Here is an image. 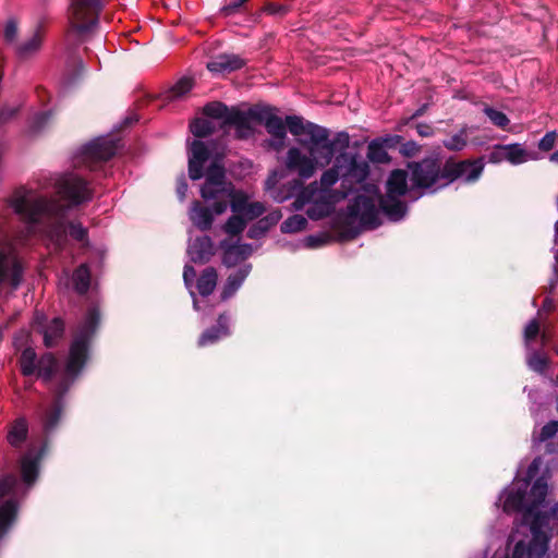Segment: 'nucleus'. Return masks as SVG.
I'll use <instances>...</instances> for the list:
<instances>
[{
  "label": "nucleus",
  "mask_w": 558,
  "mask_h": 558,
  "mask_svg": "<svg viewBox=\"0 0 558 558\" xmlns=\"http://www.w3.org/2000/svg\"><path fill=\"white\" fill-rule=\"evenodd\" d=\"M287 123L298 146L288 149L284 166L299 179L277 190L280 174L274 171L265 182L270 196L282 203L295 194L293 209L302 210L310 205L307 216L318 220L329 216L350 194L356 193L348 206V215L354 222L374 229L378 222L375 204L378 185L369 179L368 161L347 151L349 134L338 132L332 135L329 129L299 116H287Z\"/></svg>",
  "instance_id": "nucleus-1"
},
{
  "label": "nucleus",
  "mask_w": 558,
  "mask_h": 558,
  "mask_svg": "<svg viewBox=\"0 0 558 558\" xmlns=\"http://www.w3.org/2000/svg\"><path fill=\"white\" fill-rule=\"evenodd\" d=\"M223 154L225 147L214 143L206 145L195 140L189 146V177L193 181L204 175V165L213 157L206 172V181L201 189V195L209 206H203L196 201L192 203L189 211L191 221L202 231L210 229L215 216L223 214L229 204L235 215H242L251 203L245 193L233 190L231 184L226 182L223 166L219 162Z\"/></svg>",
  "instance_id": "nucleus-2"
},
{
  "label": "nucleus",
  "mask_w": 558,
  "mask_h": 558,
  "mask_svg": "<svg viewBox=\"0 0 558 558\" xmlns=\"http://www.w3.org/2000/svg\"><path fill=\"white\" fill-rule=\"evenodd\" d=\"M99 323V312L96 307L90 308L80 324L74 339L71 343L70 355L62 372L58 371V363L52 354L47 353L36 363V353L32 348L23 350L20 365L25 376L33 375L38 371V376L44 380L51 379L57 375L58 385L54 390V400L43 410L41 421L45 433H50L58 424L62 411V396L74 383L87 360L88 343Z\"/></svg>",
  "instance_id": "nucleus-3"
},
{
  "label": "nucleus",
  "mask_w": 558,
  "mask_h": 558,
  "mask_svg": "<svg viewBox=\"0 0 558 558\" xmlns=\"http://www.w3.org/2000/svg\"><path fill=\"white\" fill-rule=\"evenodd\" d=\"M409 170L410 178L407 170L391 171L386 182V194L381 196L378 192L375 201L378 222L374 228L380 223L381 211L392 221H399L405 216L407 205L402 196L416 199L422 195L417 190L435 193L448 185V160L427 157L420 162L409 163Z\"/></svg>",
  "instance_id": "nucleus-4"
},
{
  "label": "nucleus",
  "mask_w": 558,
  "mask_h": 558,
  "mask_svg": "<svg viewBox=\"0 0 558 558\" xmlns=\"http://www.w3.org/2000/svg\"><path fill=\"white\" fill-rule=\"evenodd\" d=\"M8 204L26 225V235L40 233L56 248L64 245L68 232L77 241L86 238L87 230L81 223H65V207L32 189H16Z\"/></svg>",
  "instance_id": "nucleus-5"
},
{
  "label": "nucleus",
  "mask_w": 558,
  "mask_h": 558,
  "mask_svg": "<svg viewBox=\"0 0 558 558\" xmlns=\"http://www.w3.org/2000/svg\"><path fill=\"white\" fill-rule=\"evenodd\" d=\"M542 459L533 460L527 470V478H517L499 496L498 504H502V510L506 513L520 512L522 514V525H526V508L535 505L536 511L547 517V525L550 519L558 520V501L547 511L545 510V499L548 493L547 480L537 478L530 488V481L536 475Z\"/></svg>",
  "instance_id": "nucleus-6"
},
{
  "label": "nucleus",
  "mask_w": 558,
  "mask_h": 558,
  "mask_svg": "<svg viewBox=\"0 0 558 558\" xmlns=\"http://www.w3.org/2000/svg\"><path fill=\"white\" fill-rule=\"evenodd\" d=\"M24 495L25 492L15 475L0 477V539L13 524L20 500Z\"/></svg>",
  "instance_id": "nucleus-7"
},
{
  "label": "nucleus",
  "mask_w": 558,
  "mask_h": 558,
  "mask_svg": "<svg viewBox=\"0 0 558 558\" xmlns=\"http://www.w3.org/2000/svg\"><path fill=\"white\" fill-rule=\"evenodd\" d=\"M119 141L112 136L97 137L84 145L74 159L75 167H87L95 170L98 162L106 161L116 155Z\"/></svg>",
  "instance_id": "nucleus-8"
},
{
  "label": "nucleus",
  "mask_w": 558,
  "mask_h": 558,
  "mask_svg": "<svg viewBox=\"0 0 558 558\" xmlns=\"http://www.w3.org/2000/svg\"><path fill=\"white\" fill-rule=\"evenodd\" d=\"M101 8V0H73L70 9L72 31L78 35L90 32L97 25Z\"/></svg>",
  "instance_id": "nucleus-9"
},
{
  "label": "nucleus",
  "mask_w": 558,
  "mask_h": 558,
  "mask_svg": "<svg viewBox=\"0 0 558 558\" xmlns=\"http://www.w3.org/2000/svg\"><path fill=\"white\" fill-rule=\"evenodd\" d=\"M275 108L269 106H255L250 108V114L254 121L263 123L266 131L271 136L270 145L279 150L284 145L287 129L289 130L287 119L283 121L275 113Z\"/></svg>",
  "instance_id": "nucleus-10"
},
{
  "label": "nucleus",
  "mask_w": 558,
  "mask_h": 558,
  "mask_svg": "<svg viewBox=\"0 0 558 558\" xmlns=\"http://www.w3.org/2000/svg\"><path fill=\"white\" fill-rule=\"evenodd\" d=\"M58 194L71 206H76L92 199L93 192L86 180L76 173H66L56 183Z\"/></svg>",
  "instance_id": "nucleus-11"
},
{
  "label": "nucleus",
  "mask_w": 558,
  "mask_h": 558,
  "mask_svg": "<svg viewBox=\"0 0 558 558\" xmlns=\"http://www.w3.org/2000/svg\"><path fill=\"white\" fill-rule=\"evenodd\" d=\"M484 165L481 160L448 161V185L454 180L474 182L481 177Z\"/></svg>",
  "instance_id": "nucleus-12"
},
{
  "label": "nucleus",
  "mask_w": 558,
  "mask_h": 558,
  "mask_svg": "<svg viewBox=\"0 0 558 558\" xmlns=\"http://www.w3.org/2000/svg\"><path fill=\"white\" fill-rule=\"evenodd\" d=\"M245 65V61L234 53H222L214 57L208 63L207 69L214 74H226L240 70Z\"/></svg>",
  "instance_id": "nucleus-13"
},
{
  "label": "nucleus",
  "mask_w": 558,
  "mask_h": 558,
  "mask_svg": "<svg viewBox=\"0 0 558 558\" xmlns=\"http://www.w3.org/2000/svg\"><path fill=\"white\" fill-rule=\"evenodd\" d=\"M253 120L250 109L247 111L234 109L228 117L227 128L233 126L238 138H248L254 134Z\"/></svg>",
  "instance_id": "nucleus-14"
},
{
  "label": "nucleus",
  "mask_w": 558,
  "mask_h": 558,
  "mask_svg": "<svg viewBox=\"0 0 558 558\" xmlns=\"http://www.w3.org/2000/svg\"><path fill=\"white\" fill-rule=\"evenodd\" d=\"M44 315H36L35 324L39 331L44 335V342L46 347H52L57 340L62 337L64 324L60 318H53L48 325L44 324Z\"/></svg>",
  "instance_id": "nucleus-15"
},
{
  "label": "nucleus",
  "mask_w": 558,
  "mask_h": 558,
  "mask_svg": "<svg viewBox=\"0 0 558 558\" xmlns=\"http://www.w3.org/2000/svg\"><path fill=\"white\" fill-rule=\"evenodd\" d=\"M214 243L208 236L193 240L187 247V254L193 263H206L214 255Z\"/></svg>",
  "instance_id": "nucleus-16"
},
{
  "label": "nucleus",
  "mask_w": 558,
  "mask_h": 558,
  "mask_svg": "<svg viewBox=\"0 0 558 558\" xmlns=\"http://www.w3.org/2000/svg\"><path fill=\"white\" fill-rule=\"evenodd\" d=\"M221 248L223 250V264L228 267L246 259L253 252L250 244H231L227 240L221 242Z\"/></svg>",
  "instance_id": "nucleus-17"
},
{
  "label": "nucleus",
  "mask_w": 558,
  "mask_h": 558,
  "mask_svg": "<svg viewBox=\"0 0 558 558\" xmlns=\"http://www.w3.org/2000/svg\"><path fill=\"white\" fill-rule=\"evenodd\" d=\"M44 34L40 27H37L33 34L24 38L19 45H15V52L21 59L34 57L41 48Z\"/></svg>",
  "instance_id": "nucleus-18"
},
{
  "label": "nucleus",
  "mask_w": 558,
  "mask_h": 558,
  "mask_svg": "<svg viewBox=\"0 0 558 558\" xmlns=\"http://www.w3.org/2000/svg\"><path fill=\"white\" fill-rule=\"evenodd\" d=\"M229 317L227 315H220L217 322V326L205 330L198 339V345L205 347L214 344L221 338L229 336Z\"/></svg>",
  "instance_id": "nucleus-19"
},
{
  "label": "nucleus",
  "mask_w": 558,
  "mask_h": 558,
  "mask_svg": "<svg viewBox=\"0 0 558 558\" xmlns=\"http://www.w3.org/2000/svg\"><path fill=\"white\" fill-rule=\"evenodd\" d=\"M505 151L506 161L511 165H521L529 160L537 159L536 154L526 150L522 144H505L502 145Z\"/></svg>",
  "instance_id": "nucleus-20"
},
{
  "label": "nucleus",
  "mask_w": 558,
  "mask_h": 558,
  "mask_svg": "<svg viewBox=\"0 0 558 558\" xmlns=\"http://www.w3.org/2000/svg\"><path fill=\"white\" fill-rule=\"evenodd\" d=\"M250 271L251 265L247 264L239 268L233 274L229 275L221 293V299L228 300L229 298H231L242 286L243 281L248 276Z\"/></svg>",
  "instance_id": "nucleus-21"
},
{
  "label": "nucleus",
  "mask_w": 558,
  "mask_h": 558,
  "mask_svg": "<svg viewBox=\"0 0 558 558\" xmlns=\"http://www.w3.org/2000/svg\"><path fill=\"white\" fill-rule=\"evenodd\" d=\"M39 457L31 449L21 459V472L24 483L31 486L37 478Z\"/></svg>",
  "instance_id": "nucleus-22"
},
{
  "label": "nucleus",
  "mask_w": 558,
  "mask_h": 558,
  "mask_svg": "<svg viewBox=\"0 0 558 558\" xmlns=\"http://www.w3.org/2000/svg\"><path fill=\"white\" fill-rule=\"evenodd\" d=\"M28 425L24 417L16 418L9 427L7 440L12 447H20L27 438Z\"/></svg>",
  "instance_id": "nucleus-23"
},
{
  "label": "nucleus",
  "mask_w": 558,
  "mask_h": 558,
  "mask_svg": "<svg viewBox=\"0 0 558 558\" xmlns=\"http://www.w3.org/2000/svg\"><path fill=\"white\" fill-rule=\"evenodd\" d=\"M218 275L213 267L206 268L197 280V291L202 296H208L217 286Z\"/></svg>",
  "instance_id": "nucleus-24"
},
{
  "label": "nucleus",
  "mask_w": 558,
  "mask_h": 558,
  "mask_svg": "<svg viewBox=\"0 0 558 558\" xmlns=\"http://www.w3.org/2000/svg\"><path fill=\"white\" fill-rule=\"evenodd\" d=\"M234 109H229L227 106L220 102H211L204 107V113L211 119L220 120L221 126L227 128L228 117Z\"/></svg>",
  "instance_id": "nucleus-25"
},
{
  "label": "nucleus",
  "mask_w": 558,
  "mask_h": 558,
  "mask_svg": "<svg viewBox=\"0 0 558 558\" xmlns=\"http://www.w3.org/2000/svg\"><path fill=\"white\" fill-rule=\"evenodd\" d=\"M72 282L74 290L83 294L89 288L90 282V272L86 264L81 265L72 276Z\"/></svg>",
  "instance_id": "nucleus-26"
},
{
  "label": "nucleus",
  "mask_w": 558,
  "mask_h": 558,
  "mask_svg": "<svg viewBox=\"0 0 558 558\" xmlns=\"http://www.w3.org/2000/svg\"><path fill=\"white\" fill-rule=\"evenodd\" d=\"M193 87V81L190 77L179 80L166 94V99L177 100L185 96Z\"/></svg>",
  "instance_id": "nucleus-27"
},
{
  "label": "nucleus",
  "mask_w": 558,
  "mask_h": 558,
  "mask_svg": "<svg viewBox=\"0 0 558 558\" xmlns=\"http://www.w3.org/2000/svg\"><path fill=\"white\" fill-rule=\"evenodd\" d=\"M307 226V219L302 215H293L286 219L280 229L283 233H295L304 230Z\"/></svg>",
  "instance_id": "nucleus-28"
},
{
  "label": "nucleus",
  "mask_w": 558,
  "mask_h": 558,
  "mask_svg": "<svg viewBox=\"0 0 558 558\" xmlns=\"http://www.w3.org/2000/svg\"><path fill=\"white\" fill-rule=\"evenodd\" d=\"M190 130L194 136L204 137L214 132L215 123L208 119H195L191 123Z\"/></svg>",
  "instance_id": "nucleus-29"
},
{
  "label": "nucleus",
  "mask_w": 558,
  "mask_h": 558,
  "mask_svg": "<svg viewBox=\"0 0 558 558\" xmlns=\"http://www.w3.org/2000/svg\"><path fill=\"white\" fill-rule=\"evenodd\" d=\"M527 351L526 362L529 367L536 373L543 374L548 365V359L536 351H530V349Z\"/></svg>",
  "instance_id": "nucleus-30"
},
{
  "label": "nucleus",
  "mask_w": 558,
  "mask_h": 558,
  "mask_svg": "<svg viewBox=\"0 0 558 558\" xmlns=\"http://www.w3.org/2000/svg\"><path fill=\"white\" fill-rule=\"evenodd\" d=\"M246 226V220L241 215L231 216L223 226V231L230 236L240 234Z\"/></svg>",
  "instance_id": "nucleus-31"
},
{
  "label": "nucleus",
  "mask_w": 558,
  "mask_h": 558,
  "mask_svg": "<svg viewBox=\"0 0 558 558\" xmlns=\"http://www.w3.org/2000/svg\"><path fill=\"white\" fill-rule=\"evenodd\" d=\"M367 158L374 162L384 163L389 160L388 153L384 146L377 142H372L367 148Z\"/></svg>",
  "instance_id": "nucleus-32"
},
{
  "label": "nucleus",
  "mask_w": 558,
  "mask_h": 558,
  "mask_svg": "<svg viewBox=\"0 0 558 558\" xmlns=\"http://www.w3.org/2000/svg\"><path fill=\"white\" fill-rule=\"evenodd\" d=\"M483 111L490 120V122L500 129H505L510 122V120L504 112L494 109L493 107L485 106Z\"/></svg>",
  "instance_id": "nucleus-33"
},
{
  "label": "nucleus",
  "mask_w": 558,
  "mask_h": 558,
  "mask_svg": "<svg viewBox=\"0 0 558 558\" xmlns=\"http://www.w3.org/2000/svg\"><path fill=\"white\" fill-rule=\"evenodd\" d=\"M466 138L465 130H461L459 133L445 141L444 145L450 150H462L466 146Z\"/></svg>",
  "instance_id": "nucleus-34"
},
{
  "label": "nucleus",
  "mask_w": 558,
  "mask_h": 558,
  "mask_svg": "<svg viewBox=\"0 0 558 558\" xmlns=\"http://www.w3.org/2000/svg\"><path fill=\"white\" fill-rule=\"evenodd\" d=\"M195 276H196L195 269L192 266H190V265H185L184 271H183L184 284L190 290V294H191V296L193 299V307H194V310L195 311H199L201 310L199 302L197 301L194 291L191 290L192 283H193V280H194Z\"/></svg>",
  "instance_id": "nucleus-35"
},
{
  "label": "nucleus",
  "mask_w": 558,
  "mask_h": 558,
  "mask_svg": "<svg viewBox=\"0 0 558 558\" xmlns=\"http://www.w3.org/2000/svg\"><path fill=\"white\" fill-rule=\"evenodd\" d=\"M557 433H558V421L553 420L542 427L541 433L537 436L536 440L539 442L546 441V440L553 438Z\"/></svg>",
  "instance_id": "nucleus-36"
},
{
  "label": "nucleus",
  "mask_w": 558,
  "mask_h": 558,
  "mask_svg": "<svg viewBox=\"0 0 558 558\" xmlns=\"http://www.w3.org/2000/svg\"><path fill=\"white\" fill-rule=\"evenodd\" d=\"M265 211V206L260 202H251L246 209L242 213L241 216H243L246 220H253L260 215H263Z\"/></svg>",
  "instance_id": "nucleus-37"
},
{
  "label": "nucleus",
  "mask_w": 558,
  "mask_h": 558,
  "mask_svg": "<svg viewBox=\"0 0 558 558\" xmlns=\"http://www.w3.org/2000/svg\"><path fill=\"white\" fill-rule=\"evenodd\" d=\"M539 333V324L536 319H532L527 323L524 328V342L525 347L529 350L530 343L534 340Z\"/></svg>",
  "instance_id": "nucleus-38"
},
{
  "label": "nucleus",
  "mask_w": 558,
  "mask_h": 558,
  "mask_svg": "<svg viewBox=\"0 0 558 558\" xmlns=\"http://www.w3.org/2000/svg\"><path fill=\"white\" fill-rule=\"evenodd\" d=\"M19 27L15 20L11 19L7 22L4 26V39L9 45H17L16 38H17Z\"/></svg>",
  "instance_id": "nucleus-39"
},
{
  "label": "nucleus",
  "mask_w": 558,
  "mask_h": 558,
  "mask_svg": "<svg viewBox=\"0 0 558 558\" xmlns=\"http://www.w3.org/2000/svg\"><path fill=\"white\" fill-rule=\"evenodd\" d=\"M51 114L49 112H38L36 113L31 121V129L34 132L40 131L44 129L48 121L50 120Z\"/></svg>",
  "instance_id": "nucleus-40"
},
{
  "label": "nucleus",
  "mask_w": 558,
  "mask_h": 558,
  "mask_svg": "<svg viewBox=\"0 0 558 558\" xmlns=\"http://www.w3.org/2000/svg\"><path fill=\"white\" fill-rule=\"evenodd\" d=\"M281 218V213L275 210L267 217L259 220V226H264L262 232H266L271 226L276 225Z\"/></svg>",
  "instance_id": "nucleus-41"
},
{
  "label": "nucleus",
  "mask_w": 558,
  "mask_h": 558,
  "mask_svg": "<svg viewBox=\"0 0 558 558\" xmlns=\"http://www.w3.org/2000/svg\"><path fill=\"white\" fill-rule=\"evenodd\" d=\"M557 134L556 132L546 133L539 141L538 147L541 150L548 151L550 150L556 143Z\"/></svg>",
  "instance_id": "nucleus-42"
},
{
  "label": "nucleus",
  "mask_w": 558,
  "mask_h": 558,
  "mask_svg": "<svg viewBox=\"0 0 558 558\" xmlns=\"http://www.w3.org/2000/svg\"><path fill=\"white\" fill-rule=\"evenodd\" d=\"M488 161L492 163H500L506 161L505 151L502 145H496L488 155Z\"/></svg>",
  "instance_id": "nucleus-43"
},
{
  "label": "nucleus",
  "mask_w": 558,
  "mask_h": 558,
  "mask_svg": "<svg viewBox=\"0 0 558 558\" xmlns=\"http://www.w3.org/2000/svg\"><path fill=\"white\" fill-rule=\"evenodd\" d=\"M325 242L326 240L323 236L308 235L303 240L302 244L305 247L315 248L322 246Z\"/></svg>",
  "instance_id": "nucleus-44"
},
{
  "label": "nucleus",
  "mask_w": 558,
  "mask_h": 558,
  "mask_svg": "<svg viewBox=\"0 0 558 558\" xmlns=\"http://www.w3.org/2000/svg\"><path fill=\"white\" fill-rule=\"evenodd\" d=\"M187 192V183L184 175L178 179L177 194L180 201H184Z\"/></svg>",
  "instance_id": "nucleus-45"
},
{
  "label": "nucleus",
  "mask_w": 558,
  "mask_h": 558,
  "mask_svg": "<svg viewBox=\"0 0 558 558\" xmlns=\"http://www.w3.org/2000/svg\"><path fill=\"white\" fill-rule=\"evenodd\" d=\"M17 111L16 107H4L0 112V123H4L10 120Z\"/></svg>",
  "instance_id": "nucleus-46"
},
{
  "label": "nucleus",
  "mask_w": 558,
  "mask_h": 558,
  "mask_svg": "<svg viewBox=\"0 0 558 558\" xmlns=\"http://www.w3.org/2000/svg\"><path fill=\"white\" fill-rule=\"evenodd\" d=\"M247 0H234L228 5L223 7V12L229 15L239 10Z\"/></svg>",
  "instance_id": "nucleus-47"
},
{
  "label": "nucleus",
  "mask_w": 558,
  "mask_h": 558,
  "mask_svg": "<svg viewBox=\"0 0 558 558\" xmlns=\"http://www.w3.org/2000/svg\"><path fill=\"white\" fill-rule=\"evenodd\" d=\"M418 150V146L415 142H408L402 147V153L407 156H412Z\"/></svg>",
  "instance_id": "nucleus-48"
},
{
  "label": "nucleus",
  "mask_w": 558,
  "mask_h": 558,
  "mask_svg": "<svg viewBox=\"0 0 558 558\" xmlns=\"http://www.w3.org/2000/svg\"><path fill=\"white\" fill-rule=\"evenodd\" d=\"M266 10L271 14H284L288 11V9L284 5H277L274 3H269L266 7Z\"/></svg>",
  "instance_id": "nucleus-49"
},
{
  "label": "nucleus",
  "mask_w": 558,
  "mask_h": 558,
  "mask_svg": "<svg viewBox=\"0 0 558 558\" xmlns=\"http://www.w3.org/2000/svg\"><path fill=\"white\" fill-rule=\"evenodd\" d=\"M264 226H259V221L248 230V238L257 239L265 232H262Z\"/></svg>",
  "instance_id": "nucleus-50"
},
{
  "label": "nucleus",
  "mask_w": 558,
  "mask_h": 558,
  "mask_svg": "<svg viewBox=\"0 0 558 558\" xmlns=\"http://www.w3.org/2000/svg\"><path fill=\"white\" fill-rule=\"evenodd\" d=\"M28 339V332L27 331H21L14 337V345L16 348L22 347Z\"/></svg>",
  "instance_id": "nucleus-51"
},
{
  "label": "nucleus",
  "mask_w": 558,
  "mask_h": 558,
  "mask_svg": "<svg viewBox=\"0 0 558 558\" xmlns=\"http://www.w3.org/2000/svg\"><path fill=\"white\" fill-rule=\"evenodd\" d=\"M416 130H417V133L421 135V136H430L433 134V130L429 125L427 124H418L416 126Z\"/></svg>",
  "instance_id": "nucleus-52"
},
{
  "label": "nucleus",
  "mask_w": 558,
  "mask_h": 558,
  "mask_svg": "<svg viewBox=\"0 0 558 558\" xmlns=\"http://www.w3.org/2000/svg\"><path fill=\"white\" fill-rule=\"evenodd\" d=\"M550 161L558 163V149L550 155Z\"/></svg>",
  "instance_id": "nucleus-53"
},
{
  "label": "nucleus",
  "mask_w": 558,
  "mask_h": 558,
  "mask_svg": "<svg viewBox=\"0 0 558 558\" xmlns=\"http://www.w3.org/2000/svg\"><path fill=\"white\" fill-rule=\"evenodd\" d=\"M73 63L75 65L80 66L81 70L83 69V62L81 60L74 58L73 59Z\"/></svg>",
  "instance_id": "nucleus-54"
},
{
  "label": "nucleus",
  "mask_w": 558,
  "mask_h": 558,
  "mask_svg": "<svg viewBox=\"0 0 558 558\" xmlns=\"http://www.w3.org/2000/svg\"><path fill=\"white\" fill-rule=\"evenodd\" d=\"M555 236L558 239V221L555 223Z\"/></svg>",
  "instance_id": "nucleus-55"
},
{
  "label": "nucleus",
  "mask_w": 558,
  "mask_h": 558,
  "mask_svg": "<svg viewBox=\"0 0 558 558\" xmlns=\"http://www.w3.org/2000/svg\"><path fill=\"white\" fill-rule=\"evenodd\" d=\"M547 306H549V301L548 300H546L545 303H544V307H547Z\"/></svg>",
  "instance_id": "nucleus-56"
},
{
  "label": "nucleus",
  "mask_w": 558,
  "mask_h": 558,
  "mask_svg": "<svg viewBox=\"0 0 558 558\" xmlns=\"http://www.w3.org/2000/svg\"><path fill=\"white\" fill-rule=\"evenodd\" d=\"M556 410L558 412V395H557V398H556Z\"/></svg>",
  "instance_id": "nucleus-57"
},
{
  "label": "nucleus",
  "mask_w": 558,
  "mask_h": 558,
  "mask_svg": "<svg viewBox=\"0 0 558 558\" xmlns=\"http://www.w3.org/2000/svg\"><path fill=\"white\" fill-rule=\"evenodd\" d=\"M556 352H557V354H558V348H557V351H556Z\"/></svg>",
  "instance_id": "nucleus-58"
}]
</instances>
